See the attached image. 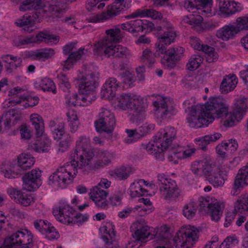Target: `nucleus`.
<instances>
[{
  "mask_svg": "<svg viewBox=\"0 0 248 248\" xmlns=\"http://www.w3.org/2000/svg\"><path fill=\"white\" fill-rule=\"evenodd\" d=\"M187 123L193 128L207 126L215 120L214 115L218 118L226 116L228 113V108L220 98H214L204 105L192 106L188 108Z\"/></svg>",
  "mask_w": 248,
  "mask_h": 248,
  "instance_id": "1",
  "label": "nucleus"
},
{
  "mask_svg": "<svg viewBox=\"0 0 248 248\" xmlns=\"http://www.w3.org/2000/svg\"><path fill=\"white\" fill-rule=\"evenodd\" d=\"M198 230L190 225L183 226L177 232V236L171 239L170 233L165 231L156 235L157 241L160 246L155 248H191L198 239Z\"/></svg>",
  "mask_w": 248,
  "mask_h": 248,
  "instance_id": "2",
  "label": "nucleus"
},
{
  "mask_svg": "<svg viewBox=\"0 0 248 248\" xmlns=\"http://www.w3.org/2000/svg\"><path fill=\"white\" fill-rule=\"evenodd\" d=\"M176 131L173 127H166L155 137L153 143H149L146 150L149 154H154L155 157L160 160H164V154L161 151L166 149L175 139Z\"/></svg>",
  "mask_w": 248,
  "mask_h": 248,
  "instance_id": "3",
  "label": "nucleus"
},
{
  "mask_svg": "<svg viewBox=\"0 0 248 248\" xmlns=\"http://www.w3.org/2000/svg\"><path fill=\"white\" fill-rule=\"evenodd\" d=\"M30 120L37 137H41L31 145V148L36 152H48L50 149L51 141L46 135H43L44 124L43 118L38 114L34 113L31 115Z\"/></svg>",
  "mask_w": 248,
  "mask_h": 248,
  "instance_id": "4",
  "label": "nucleus"
},
{
  "mask_svg": "<svg viewBox=\"0 0 248 248\" xmlns=\"http://www.w3.org/2000/svg\"><path fill=\"white\" fill-rule=\"evenodd\" d=\"M34 162V158L31 155L21 154L17 158V162L16 166H12L11 164L3 163L0 167V172L9 179L15 178L18 173H22L30 169Z\"/></svg>",
  "mask_w": 248,
  "mask_h": 248,
  "instance_id": "5",
  "label": "nucleus"
},
{
  "mask_svg": "<svg viewBox=\"0 0 248 248\" xmlns=\"http://www.w3.org/2000/svg\"><path fill=\"white\" fill-rule=\"evenodd\" d=\"M110 184L111 182L107 179L102 178L97 186L91 189L90 198L97 207L103 209L108 208V203L106 199L108 195V192L106 190L101 189L100 187L108 188L110 186Z\"/></svg>",
  "mask_w": 248,
  "mask_h": 248,
  "instance_id": "6",
  "label": "nucleus"
},
{
  "mask_svg": "<svg viewBox=\"0 0 248 248\" xmlns=\"http://www.w3.org/2000/svg\"><path fill=\"white\" fill-rule=\"evenodd\" d=\"M116 124L114 114L107 109H104L99 114V119L95 122V126L97 132H105L111 135Z\"/></svg>",
  "mask_w": 248,
  "mask_h": 248,
  "instance_id": "7",
  "label": "nucleus"
},
{
  "mask_svg": "<svg viewBox=\"0 0 248 248\" xmlns=\"http://www.w3.org/2000/svg\"><path fill=\"white\" fill-rule=\"evenodd\" d=\"M72 154L74 157L78 156L79 159H84L90 163L94 155L91 147L89 138L85 136L80 137L76 141V148Z\"/></svg>",
  "mask_w": 248,
  "mask_h": 248,
  "instance_id": "8",
  "label": "nucleus"
},
{
  "mask_svg": "<svg viewBox=\"0 0 248 248\" xmlns=\"http://www.w3.org/2000/svg\"><path fill=\"white\" fill-rule=\"evenodd\" d=\"M99 75V73L96 71H89L85 76H83L80 79H78L77 83L78 84V92H95L98 86Z\"/></svg>",
  "mask_w": 248,
  "mask_h": 248,
  "instance_id": "9",
  "label": "nucleus"
},
{
  "mask_svg": "<svg viewBox=\"0 0 248 248\" xmlns=\"http://www.w3.org/2000/svg\"><path fill=\"white\" fill-rule=\"evenodd\" d=\"M248 108V98L244 97H240L235 100L233 106V111L230 116L231 121H226L228 126H232V123L235 121L238 122L241 120L246 114Z\"/></svg>",
  "mask_w": 248,
  "mask_h": 248,
  "instance_id": "10",
  "label": "nucleus"
},
{
  "mask_svg": "<svg viewBox=\"0 0 248 248\" xmlns=\"http://www.w3.org/2000/svg\"><path fill=\"white\" fill-rule=\"evenodd\" d=\"M41 171L39 170H32L25 173L22 177L24 188L28 191H34L42 185L41 179Z\"/></svg>",
  "mask_w": 248,
  "mask_h": 248,
  "instance_id": "11",
  "label": "nucleus"
},
{
  "mask_svg": "<svg viewBox=\"0 0 248 248\" xmlns=\"http://www.w3.org/2000/svg\"><path fill=\"white\" fill-rule=\"evenodd\" d=\"M184 50V48L180 46L168 49V53L161 60L162 63L167 68H174L181 59Z\"/></svg>",
  "mask_w": 248,
  "mask_h": 248,
  "instance_id": "12",
  "label": "nucleus"
},
{
  "mask_svg": "<svg viewBox=\"0 0 248 248\" xmlns=\"http://www.w3.org/2000/svg\"><path fill=\"white\" fill-rule=\"evenodd\" d=\"M72 182V177L68 175V173L63 171L62 169L60 168L49 176L48 179L49 185H53L62 188H66Z\"/></svg>",
  "mask_w": 248,
  "mask_h": 248,
  "instance_id": "13",
  "label": "nucleus"
},
{
  "mask_svg": "<svg viewBox=\"0 0 248 248\" xmlns=\"http://www.w3.org/2000/svg\"><path fill=\"white\" fill-rule=\"evenodd\" d=\"M199 202L201 210L205 211L210 216L212 220L218 221L222 214V210L219 203H210L208 200L202 197L200 198Z\"/></svg>",
  "mask_w": 248,
  "mask_h": 248,
  "instance_id": "14",
  "label": "nucleus"
},
{
  "mask_svg": "<svg viewBox=\"0 0 248 248\" xmlns=\"http://www.w3.org/2000/svg\"><path fill=\"white\" fill-rule=\"evenodd\" d=\"M75 210L70 206L64 203L53 209V214L60 222L70 224L73 221V217Z\"/></svg>",
  "mask_w": 248,
  "mask_h": 248,
  "instance_id": "15",
  "label": "nucleus"
},
{
  "mask_svg": "<svg viewBox=\"0 0 248 248\" xmlns=\"http://www.w3.org/2000/svg\"><path fill=\"white\" fill-rule=\"evenodd\" d=\"M248 185V163L240 169L236 176L232 186L231 194L232 196L239 194L243 187Z\"/></svg>",
  "mask_w": 248,
  "mask_h": 248,
  "instance_id": "16",
  "label": "nucleus"
},
{
  "mask_svg": "<svg viewBox=\"0 0 248 248\" xmlns=\"http://www.w3.org/2000/svg\"><path fill=\"white\" fill-rule=\"evenodd\" d=\"M59 41V36L51 34L47 32H40L35 37L27 36L23 38H20L19 39L20 45H28L31 43L36 42L37 41L44 42L48 43L50 42L57 43Z\"/></svg>",
  "mask_w": 248,
  "mask_h": 248,
  "instance_id": "17",
  "label": "nucleus"
},
{
  "mask_svg": "<svg viewBox=\"0 0 248 248\" xmlns=\"http://www.w3.org/2000/svg\"><path fill=\"white\" fill-rule=\"evenodd\" d=\"M71 160L67 162L63 166L60 167L63 171L68 173V175L72 176L73 179L77 175L78 168L82 169L89 164V163L84 159H79L78 156H73V154L71 155Z\"/></svg>",
  "mask_w": 248,
  "mask_h": 248,
  "instance_id": "18",
  "label": "nucleus"
},
{
  "mask_svg": "<svg viewBox=\"0 0 248 248\" xmlns=\"http://www.w3.org/2000/svg\"><path fill=\"white\" fill-rule=\"evenodd\" d=\"M10 197L16 203L24 206H30L34 202L33 197L21 190L15 187H10L7 189Z\"/></svg>",
  "mask_w": 248,
  "mask_h": 248,
  "instance_id": "19",
  "label": "nucleus"
},
{
  "mask_svg": "<svg viewBox=\"0 0 248 248\" xmlns=\"http://www.w3.org/2000/svg\"><path fill=\"white\" fill-rule=\"evenodd\" d=\"M118 106L124 110H140L141 108L139 98L136 95L129 93L122 94L120 95Z\"/></svg>",
  "mask_w": 248,
  "mask_h": 248,
  "instance_id": "20",
  "label": "nucleus"
},
{
  "mask_svg": "<svg viewBox=\"0 0 248 248\" xmlns=\"http://www.w3.org/2000/svg\"><path fill=\"white\" fill-rule=\"evenodd\" d=\"M125 0H115L112 3L107 6L106 12L101 14L103 20H109L120 15L121 12L126 7Z\"/></svg>",
  "mask_w": 248,
  "mask_h": 248,
  "instance_id": "21",
  "label": "nucleus"
},
{
  "mask_svg": "<svg viewBox=\"0 0 248 248\" xmlns=\"http://www.w3.org/2000/svg\"><path fill=\"white\" fill-rule=\"evenodd\" d=\"M219 7L221 15L225 17L230 16L242 10V7L240 3L231 0L220 1Z\"/></svg>",
  "mask_w": 248,
  "mask_h": 248,
  "instance_id": "22",
  "label": "nucleus"
},
{
  "mask_svg": "<svg viewBox=\"0 0 248 248\" xmlns=\"http://www.w3.org/2000/svg\"><path fill=\"white\" fill-rule=\"evenodd\" d=\"M23 236V232L18 231L5 238L0 240V248H19Z\"/></svg>",
  "mask_w": 248,
  "mask_h": 248,
  "instance_id": "23",
  "label": "nucleus"
},
{
  "mask_svg": "<svg viewBox=\"0 0 248 248\" xmlns=\"http://www.w3.org/2000/svg\"><path fill=\"white\" fill-rule=\"evenodd\" d=\"M153 235L151 233L150 228L148 226H141L138 228L132 234L134 241L140 246L142 243L146 242L150 237V240L153 238Z\"/></svg>",
  "mask_w": 248,
  "mask_h": 248,
  "instance_id": "24",
  "label": "nucleus"
},
{
  "mask_svg": "<svg viewBox=\"0 0 248 248\" xmlns=\"http://www.w3.org/2000/svg\"><path fill=\"white\" fill-rule=\"evenodd\" d=\"M87 51L84 48L80 47L78 51L70 54L66 59L61 63V65L63 66V70H69L72 68L74 64L81 59L82 55L85 53V51L87 52Z\"/></svg>",
  "mask_w": 248,
  "mask_h": 248,
  "instance_id": "25",
  "label": "nucleus"
},
{
  "mask_svg": "<svg viewBox=\"0 0 248 248\" xmlns=\"http://www.w3.org/2000/svg\"><path fill=\"white\" fill-rule=\"evenodd\" d=\"M153 105L155 108V113L163 119L170 116L173 112L172 107H169L166 103L164 98L160 100L155 101L153 102Z\"/></svg>",
  "mask_w": 248,
  "mask_h": 248,
  "instance_id": "26",
  "label": "nucleus"
},
{
  "mask_svg": "<svg viewBox=\"0 0 248 248\" xmlns=\"http://www.w3.org/2000/svg\"><path fill=\"white\" fill-rule=\"evenodd\" d=\"M139 16H148L154 19H160L163 16L161 13L153 9L138 10L135 12L125 16L126 19L134 18Z\"/></svg>",
  "mask_w": 248,
  "mask_h": 248,
  "instance_id": "27",
  "label": "nucleus"
},
{
  "mask_svg": "<svg viewBox=\"0 0 248 248\" xmlns=\"http://www.w3.org/2000/svg\"><path fill=\"white\" fill-rule=\"evenodd\" d=\"M238 32L234 25H225L217 32V36L223 41H228L233 38Z\"/></svg>",
  "mask_w": 248,
  "mask_h": 248,
  "instance_id": "28",
  "label": "nucleus"
},
{
  "mask_svg": "<svg viewBox=\"0 0 248 248\" xmlns=\"http://www.w3.org/2000/svg\"><path fill=\"white\" fill-rule=\"evenodd\" d=\"M238 80L235 75L226 76L224 77L220 85V90L222 93H227L234 89Z\"/></svg>",
  "mask_w": 248,
  "mask_h": 248,
  "instance_id": "29",
  "label": "nucleus"
},
{
  "mask_svg": "<svg viewBox=\"0 0 248 248\" xmlns=\"http://www.w3.org/2000/svg\"><path fill=\"white\" fill-rule=\"evenodd\" d=\"M202 176L207 180L211 177L217 170L214 161L210 157L204 158L202 159Z\"/></svg>",
  "mask_w": 248,
  "mask_h": 248,
  "instance_id": "30",
  "label": "nucleus"
},
{
  "mask_svg": "<svg viewBox=\"0 0 248 248\" xmlns=\"http://www.w3.org/2000/svg\"><path fill=\"white\" fill-rule=\"evenodd\" d=\"M36 20V16L26 15L20 18L17 19L15 24L17 26L25 27L24 28L25 30L30 32L31 31H32V30H30V28L35 24Z\"/></svg>",
  "mask_w": 248,
  "mask_h": 248,
  "instance_id": "31",
  "label": "nucleus"
},
{
  "mask_svg": "<svg viewBox=\"0 0 248 248\" xmlns=\"http://www.w3.org/2000/svg\"><path fill=\"white\" fill-rule=\"evenodd\" d=\"M221 134L219 133L213 135H206L199 139H195L196 144L200 146L199 148L205 151L207 145L212 142H215L221 137Z\"/></svg>",
  "mask_w": 248,
  "mask_h": 248,
  "instance_id": "32",
  "label": "nucleus"
},
{
  "mask_svg": "<svg viewBox=\"0 0 248 248\" xmlns=\"http://www.w3.org/2000/svg\"><path fill=\"white\" fill-rule=\"evenodd\" d=\"M43 7L42 0H24L21 3L19 9L20 11L25 12L27 10H39Z\"/></svg>",
  "mask_w": 248,
  "mask_h": 248,
  "instance_id": "33",
  "label": "nucleus"
},
{
  "mask_svg": "<svg viewBox=\"0 0 248 248\" xmlns=\"http://www.w3.org/2000/svg\"><path fill=\"white\" fill-rule=\"evenodd\" d=\"M176 36V32L171 27L168 28L158 38L159 42L166 46L174 42Z\"/></svg>",
  "mask_w": 248,
  "mask_h": 248,
  "instance_id": "34",
  "label": "nucleus"
},
{
  "mask_svg": "<svg viewBox=\"0 0 248 248\" xmlns=\"http://www.w3.org/2000/svg\"><path fill=\"white\" fill-rule=\"evenodd\" d=\"M120 33L121 30L118 28L107 30L106 31L107 35L104 40L109 45L119 42L122 39Z\"/></svg>",
  "mask_w": 248,
  "mask_h": 248,
  "instance_id": "35",
  "label": "nucleus"
},
{
  "mask_svg": "<svg viewBox=\"0 0 248 248\" xmlns=\"http://www.w3.org/2000/svg\"><path fill=\"white\" fill-rule=\"evenodd\" d=\"M42 223V227L41 233L43 234L46 233L47 237L49 239H54L58 238L59 233L56 231L55 228L51 226V224L47 220L40 219Z\"/></svg>",
  "mask_w": 248,
  "mask_h": 248,
  "instance_id": "36",
  "label": "nucleus"
},
{
  "mask_svg": "<svg viewBox=\"0 0 248 248\" xmlns=\"http://www.w3.org/2000/svg\"><path fill=\"white\" fill-rule=\"evenodd\" d=\"M141 20L137 19L122 24L121 29L130 33H135L141 32Z\"/></svg>",
  "mask_w": 248,
  "mask_h": 248,
  "instance_id": "37",
  "label": "nucleus"
},
{
  "mask_svg": "<svg viewBox=\"0 0 248 248\" xmlns=\"http://www.w3.org/2000/svg\"><path fill=\"white\" fill-rule=\"evenodd\" d=\"M111 46V45H109L103 39L94 45L93 50L95 55L100 56L105 55L108 57Z\"/></svg>",
  "mask_w": 248,
  "mask_h": 248,
  "instance_id": "38",
  "label": "nucleus"
},
{
  "mask_svg": "<svg viewBox=\"0 0 248 248\" xmlns=\"http://www.w3.org/2000/svg\"><path fill=\"white\" fill-rule=\"evenodd\" d=\"M174 181L170 178H167L164 174L158 175L157 184L162 195L167 194V189L171 185V182Z\"/></svg>",
  "mask_w": 248,
  "mask_h": 248,
  "instance_id": "39",
  "label": "nucleus"
},
{
  "mask_svg": "<svg viewBox=\"0 0 248 248\" xmlns=\"http://www.w3.org/2000/svg\"><path fill=\"white\" fill-rule=\"evenodd\" d=\"M234 211L241 214L248 211V194L240 197L234 206Z\"/></svg>",
  "mask_w": 248,
  "mask_h": 248,
  "instance_id": "40",
  "label": "nucleus"
},
{
  "mask_svg": "<svg viewBox=\"0 0 248 248\" xmlns=\"http://www.w3.org/2000/svg\"><path fill=\"white\" fill-rule=\"evenodd\" d=\"M67 8L66 2L61 0H51L48 7V11L53 14L61 13Z\"/></svg>",
  "mask_w": 248,
  "mask_h": 248,
  "instance_id": "41",
  "label": "nucleus"
},
{
  "mask_svg": "<svg viewBox=\"0 0 248 248\" xmlns=\"http://www.w3.org/2000/svg\"><path fill=\"white\" fill-rule=\"evenodd\" d=\"M97 156L100 158V160L96 162V165L98 166H104L108 165L114 158L113 155L107 151H98L97 153Z\"/></svg>",
  "mask_w": 248,
  "mask_h": 248,
  "instance_id": "42",
  "label": "nucleus"
},
{
  "mask_svg": "<svg viewBox=\"0 0 248 248\" xmlns=\"http://www.w3.org/2000/svg\"><path fill=\"white\" fill-rule=\"evenodd\" d=\"M109 57L112 56L114 58H122L126 56L128 54L126 47L120 45H111Z\"/></svg>",
  "mask_w": 248,
  "mask_h": 248,
  "instance_id": "43",
  "label": "nucleus"
},
{
  "mask_svg": "<svg viewBox=\"0 0 248 248\" xmlns=\"http://www.w3.org/2000/svg\"><path fill=\"white\" fill-rule=\"evenodd\" d=\"M197 208V203L193 201L190 202L184 206L183 215L188 219L193 218L196 215Z\"/></svg>",
  "mask_w": 248,
  "mask_h": 248,
  "instance_id": "44",
  "label": "nucleus"
},
{
  "mask_svg": "<svg viewBox=\"0 0 248 248\" xmlns=\"http://www.w3.org/2000/svg\"><path fill=\"white\" fill-rule=\"evenodd\" d=\"M95 99L96 93L95 92L79 93L78 100H81V106H85L89 105Z\"/></svg>",
  "mask_w": 248,
  "mask_h": 248,
  "instance_id": "45",
  "label": "nucleus"
},
{
  "mask_svg": "<svg viewBox=\"0 0 248 248\" xmlns=\"http://www.w3.org/2000/svg\"><path fill=\"white\" fill-rule=\"evenodd\" d=\"M166 193L167 194L162 195L166 200L176 198L179 197L180 195V190L175 181L171 182V185L167 189Z\"/></svg>",
  "mask_w": 248,
  "mask_h": 248,
  "instance_id": "46",
  "label": "nucleus"
},
{
  "mask_svg": "<svg viewBox=\"0 0 248 248\" xmlns=\"http://www.w3.org/2000/svg\"><path fill=\"white\" fill-rule=\"evenodd\" d=\"M201 50L206 54V61L209 63L216 61L218 58V55L215 51V49L206 45H203Z\"/></svg>",
  "mask_w": 248,
  "mask_h": 248,
  "instance_id": "47",
  "label": "nucleus"
},
{
  "mask_svg": "<svg viewBox=\"0 0 248 248\" xmlns=\"http://www.w3.org/2000/svg\"><path fill=\"white\" fill-rule=\"evenodd\" d=\"M219 172V171H217L210 178L209 177L208 180H207L214 187L222 186L224 184L225 181L227 179V177L226 174L222 176V174Z\"/></svg>",
  "mask_w": 248,
  "mask_h": 248,
  "instance_id": "48",
  "label": "nucleus"
},
{
  "mask_svg": "<svg viewBox=\"0 0 248 248\" xmlns=\"http://www.w3.org/2000/svg\"><path fill=\"white\" fill-rule=\"evenodd\" d=\"M55 54V50L52 48L36 50V60L45 61L46 59L51 58Z\"/></svg>",
  "mask_w": 248,
  "mask_h": 248,
  "instance_id": "49",
  "label": "nucleus"
},
{
  "mask_svg": "<svg viewBox=\"0 0 248 248\" xmlns=\"http://www.w3.org/2000/svg\"><path fill=\"white\" fill-rule=\"evenodd\" d=\"M68 117V120L69 122V125L70 128V132L71 133H75L77 131L79 122L78 120L77 115L74 111H69L66 113Z\"/></svg>",
  "mask_w": 248,
  "mask_h": 248,
  "instance_id": "50",
  "label": "nucleus"
},
{
  "mask_svg": "<svg viewBox=\"0 0 248 248\" xmlns=\"http://www.w3.org/2000/svg\"><path fill=\"white\" fill-rule=\"evenodd\" d=\"M105 227L104 228V231L106 232L107 235H103L102 236V238L105 242L106 244H109V246H108V248H123L119 246L117 242L113 240V238L115 236V233L114 232V230L112 231V232L110 233L109 232H108V230Z\"/></svg>",
  "mask_w": 248,
  "mask_h": 248,
  "instance_id": "51",
  "label": "nucleus"
},
{
  "mask_svg": "<svg viewBox=\"0 0 248 248\" xmlns=\"http://www.w3.org/2000/svg\"><path fill=\"white\" fill-rule=\"evenodd\" d=\"M39 86L44 91L52 92L54 93H56V89L54 83L49 78H44L42 79Z\"/></svg>",
  "mask_w": 248,
  "mask_h": 248,
  "instance_id": "52",
  "label": "nucleus"
},
{
  "mask_svg": "<svg viewBox=\"0 0 248 248\" xmlns=\"http://www.w3.org/2000/svg\"><path fill=\"white\" fill-rule=\"evenodd\" d=\"M202 60L203 58L200 55H193L186 65L187 69L191 71L197 69L202 62Z\"/></svg>",
  "mask_w": 248,
  "mask_h": 248,
  "instance_id": "53",
  "label": "nucleus"
},
{
  "mask_svg": "<svg viewBox=\"0 0 248 248\" xmlns=\"http://www.w3.org/2000/svg\"><path fill=\"white\" fill-rule=\"evenodd\" d=\"M58 151L63 153L68 150L72 141V138L69 134H65L64 136L61 139Z\"/></svg>",
  "mask_w": 248,
  "mask_h": 248,
  "instance_id": "54",
  "label": "nucleus"
},
{
  "mask_svg": "<svg viewBox=\"0 0 248 248\" xmlns=\"http://www.w3.org/2000/svg\"><path fill=\"white\" fill-rule=\"evenodd\" d=\"M134 110L135 112V113L131 115L130 121L132 123L139 125L145 119V114L142 110V106L141 105L140 110Z\"/></svg>",
  "mask_w": 248,
  "mask_h": 248,
  "instance_id": "55",
  "label": "nucleus"
},
{
  "mask_svg": "<svg viewBox=\"0 0 248 248\" xmlns=\"http://www.w3.org/2000/svg\"><path fill=\"white\" fill-rule=\"evenodd\" d=\"M133 184L130 186L131 195L132 197H140L148 195V191L141 187V186L137 183L135 186Z\"/></svg>",
  "mask_w": 248,
  "mask_h": 248,
  "instance_id": "56",
  "label": "nucleus"
},
{
  "mask_svg": "<svg viewBox=\"0 0 248 248\" xmlns=\"http://www.w3.org/2000/svg\"><path fill=\"white\" fill-rule=\"evenodd\" d=\"M131 172V168L129 167L122 166L115 170L114 173L117 178L120 180H125Z\"/></svg>",
  "mask_w": 248,
  "mask_h": 248,
  "instance_id": "57",
  "label": "nucleus"
},
{
  "mask_svg": "<svg viewBox=\"0 0 248 248\" xmlns=\"http://www.w3.org/2000/svg\"><path fill=\"white\" fill-rule=\"evenodd\" d=\"M65 124L63 122H61L58 124V127L52 130V134L55 140H60L63 138L66 133L64 130Z\"/></svg>",
  "mask_w": 248,
  "mask_h": 248,
  "instance_id": "58",
  "label": "nucleus"
},
{
  "mask_svg": "<svg viewBox=\"0 0 248 248\" xmlns=\"http://www.w3.org/2000/svg\"><path fill=\"white\" fill-rule=\"evenodd\" d=\"M236 22L237 24L234 26L238 32L242 30H248V16L238 17Z\"/></svg>",
  "mask_w": 248,
  "mask_h": 248,
  "instance_id": "59",
  "label": "nucleus"
},
{
  "mask_svg": "<svg viewBox=\"0 0 248 248\" xmlns=\"http://www.w3.org/2000/svg\"><path fill=\"white\" fill-rule=\"evenodd\" d=\"M128 137L124 139V142L127 144H131L140 139V136L138 134L137 129H126Z\"/></svg>",
  "mask_w": 248,
  "mask_h": 248,
  "instance_id": "60",
  "label": "nucleus"
},
{
  "mask_svg": "<svg viewBox=\"0 0 248 248\" xmlns=\"http://www.w3.org/2000/svg\"><path fill=\"white\" fill-rule=\"evenodd\" d=\"M121 77L123 78V83L129 85V86L133 85V83L136 80L134 74L129 71H125L122 73Z\"/></svg>",
  "mask_w": 248,
  "mask_h": 248,
  "instance_id": "61",
  "label": "nucleus"
},
{
  "mask_svg": "<svg viewBox=\"0 0 248 248\" xmlns=\"http://www.w3.org/2000/svg\"><path fill=\"white\" fill-rule=\"evenodd\" d=\"M26 233L23 232L21 245L19 248H28L29 247V246L32 242L33 235L31 233L27 230H26Z\"/></svg>",
  "mask_w": 248,
  "mask_h": 248,
  "instance_id": "62",
  "label": "nucleus"
},
{
  "mask_svg": "<svg viewBox=\"0 0 248 248\" xmlns=\"http://www.w3.org/2000/svg\"><path fill=\"white\" fill-rule=\"evenodd\" d=\"M116 94V91L108 87H105L103 85L101 92V96L102 98L111 100L113 98Z\"/></svg>",
  "mask_w": 248,
  "mask_h": 248,
  "instance_id": "63",
  "label": "nucleus"
},
{
  "mask_svg": "<svg viewBox=\"0 0 248 248\" xmlns=\"http://www.w3.org/2000/svg\"><path fill=\"white\" fill-rule=\"evenodd\" d=\"M116 94V91L108 87H105L103 85L101 92V96L102 98L111 100L113 98Z\"/></svg>",
  "mask_w": 248,
  "mask_h": 248,
  "instance_id": "64",
  "label": "nucleus"
}]
</instances>
